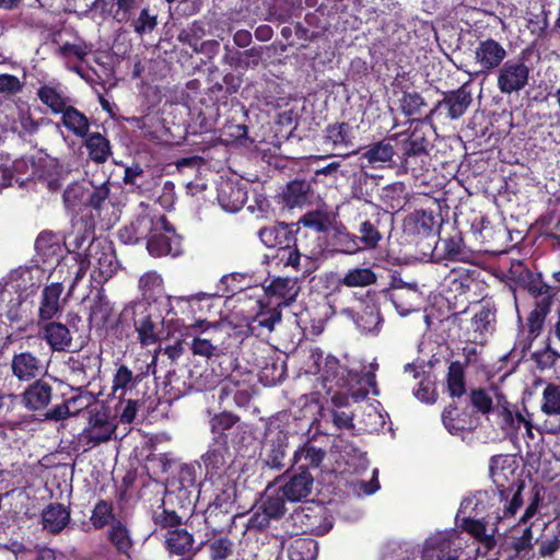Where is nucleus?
<instances>
[{"mask_svg":"<svg viewBox=\"0 0 560 560\" xmlns=\"http://www.w3.org/2000/svg\"><path fill=\"white\" fill-rule=\"evenodd\" d=\"M427 106L423 96L419 92L402 91L399 100V109L406 117L420 114L422 107Z\"/></svg>","mask_w":560,"mask_h":560,"instance_id":"59","label":"nucleus"},{"mask_svg":"<svg viewBox=\"0 0 560 560\" xmlns=\"http://www.w3.org/2000/svg\"><path fill=\"white\" fill-rule=\"evenodd\" d=\"M165 311L145 301H133L127 304L119 314L122 325L135 327L141 346H151L161 340L164 331Z\"/></svg>","mask_w":560,"mask_h":560,"instance_id":"4","label":"nucleus"},{"mask_svg":"<svg viewBox=\"0 0 560 560\" xmlns=\"http://www.w3.org/2000/svg\"><path fill=\"white\" fill-rule=\"evenodd\" d=\"M63 284L61 282H51L44 285L40 291L37 322H47L49 319H59L65 310L66 300L61 298Z\"/></svg>","mask_w":560,"mask_h":560,"instance_id":"18","label":"nucleus"},{"mask_svg":"<svg viewBox=\"0 0 560 560\" xmlns=\"http://www.w3.org/2000/svg\"><path fill=\"white\" fill-rule=\"evenodd\" d=\"M35 250L44 264L58 260L61 253V236L51 231L40 232L35 241Z\"/></svg>","mask_w":560,"mask_h":560,"instance_id":"35","label":"nucleus"},{"mask_svg":"<svg viewBox=\"0 0 560 560\" xmlns=\"http://www.w3.org/2000/svg\"><path fill=\"white\" fill-rule=\"evenodd\" d=\"M317 555L318 544L311 537H295L288 547L290 560H316Z\"/></svg>","mask_w":560,"mask_h":560,"instance_id":"44","label":"nucleus"},{"mask_svg":"<svg viewBox=\"0 0 560 560\" xmlns=\"http://www.w3.org/2000/svg\"><path fill=\"white\" fill-rule=\"evenodd\" d=\"M201 466L199 463H179L178 466L172 470V476L167 478V487L170 490L167 494L172 497L176 493V497L182 501H187L190 505L191 494L198 489V475Z\"/></svg>","mask_w":560,"mask_h":560,"instance_id":"13","label":"nucleus"},{"mask_svg":"<svg viewBox=\"0 0 560 560\" xmlns=\"http://www.w3.org/2000/svg\"><path fill=\"white\" fill-rule=\"evenodd\" d=\"M288 447V433L281 430L278 431L275 436L267 441L265 452L261 454L264 465L275 470L284 468Z\"/></svg>","mask_w":560,"mask_h":560,"instance_id":"25","label":"nucleus"},{"mask_svg":"<svg viewBox=\"0 0 560 560\" xmlns=\"http://www.w3.org/2000/svg\"><path fill=\"white\" fill-rule=\"evenodd\" d=\"M165 220V214L158 213L155 210H150L145 207L131 223L138 237L148 241L152 234H154L155 230L160 228V223Z\"/></svg>","mask_w":560,"mask_h":560,"instance_id":"38","label":"nucleus"},{"mask_svg":"<svg viewBox=\"0 0 560 560\" xmlns=\"http://www.w3.org/2000/svg\"><path fill=\"white\" fill-rule=\"evenodd\" d=\"M459 552L447 537H436L425 541L421 560H458Z\"/></svg>","mask_w":560,"mask_h":560,"instance_id":"32","label":"nucleus"},{"mask_svg":"<svg viewBox=\"0 0 560 560\" xmlns=\"http://www.w3.org/2000/svg\"><path fill=\"white\" fill-rule=\"evenodd\" d=\"M550 312L551 306H548L547 303L541 302L534 306V310L529 313L526 323L529 338L534 339L540 335L546 318Z\"/></svg>","mask_w":560,"mask_h":560,"instance_id":"56","label":"nucleus"},{"mask_svg":"<svg viewBox=\"0 0 560 560\" xmlns=\"http://www.w3.org/2000/svg\"><path fill=\"white\" fill-rule=\"evenodd\" d=\"M284 479V483L280 487L283 498L290 502H299L305 499L312 491L314 478L310 471L298 470L292 474L289 470L276 479L279 482Z\"/></svg>","mask_w":560,"mask_h":560,"instance_id":"21","label":"nucleus"},{"mask_svg":"<svg viewBox=\"0 0 560 560\" xmlns=\"http://www.w3.org/2000/svg\"><path fill=\"white\" fill-rule=\"evenodd\" d=\"M113 313L110 302L104 293H97L90 307L89 320L97 326H105Z\"/></svg>","mask_w":560,"mask_h":560,"instance_id":"53","label":"nucleus"},{"mask_svg":"<svg viewBox=\"0 0 560 560\" xmlns=\"http://www.w3.org/2000/svg\"><path fill=\"white\" fill-rule=\"evenodd\" d=\"M62 174L63 167L56 159L39 158L36 162L34 183L39 182L54 192L59 190L62 185Z\"/></svg>","mask_w":560,"mask_h":560,"instance_id":"29","label":"nucleus"},{"mask_svg":"<svg viewBox=\"0 0 560 560\" xmlns=\"http://www.w3.org/2000/svg\"><path fill=\"white\" fill-rule=\"evenodd\" d=\"M22 406L38 416V420L46 422H60L69 419L75 411L70 406L75 404L80 397L63 399L51 408L48 406L54 398V386L51 381L44 377L33 381L20 395Z\"/></svg>","mask_w":560,"mask_h":560,"instance_id":"3","label":"nucleus"},{"mask_svg":"<svg viewBox=\"0 0 560 560\" xmlns=\"http://www.w3.org/2000/svg\"><path fill=\"white\" fill-rule=\"evenodd\" d=\"M117 425L110 420L106 408L102 407L90 412L88 425L74 435L70 445L74 453L84 454L92 448L110 441Z\"/></svg>","mask_w":560,"mask_h":560,"instance_id":"6","label":"nucleus"},{"mask_svg":"<svg viewBox=\"0 0 560 560\" xmlns=\"http://www.w3.org/2000/svg\"><path fill=\"white\" fill-rule=\"evenodd\" d=\"M489 472L494 489L478 491L467 505L474 502V511H490L488 520L502 521L515 516L523 505L522 492L525 480L514 455H494L490 458Z\"/></svg>","mask_w":560,"mask_h":560,"instance_id":"1","label":"nucleus"},{"mask_svg":"<svg viewBox=\"0 0 560 560\" xmlns=\"http://www.w3.org/2000/svg\"><path fill=\"white\" fill-rule=\"evenodd\" d=\"M85 253L91 261H95L93 278L97 281H107L116 273L118 260L110 241L93 237Z\"/></svg>","mask_w":560,"mask_h":560,"instance_id":"11","label":"nucleus"},{"mask_svg":"<svg viewBox=\"0 0 560 560\" xmlns=\"http://www.w3.org/2000/svg\"><path fill=\"white\" fill-rule=\"evenodd\" d=\"M436 221L432 210H415L406 215L402 221L404 235L418 244L422 240H431L435 237Z\"/></svg>","mask_w":560,"mask_h":560,"instance_id":"17","label":"nucleus"},{"mask_svg":"<svg viewBox=\"0 0 560 560\" xmlns=\"http://www.w3.org/2000/svg\"><path fill=\"white\" fill-rule=\"evenodd\" d=\"M311 358L315 365V373L319 374V381L327 394L334 388H343L348 384L346 369L340 365L339 360L334 355L324 357V352L316 348L312 350Z\"/></svg>","mask_w":560,"mask_h":560,"instance_id":"12","label":"nucleus"},{"mask_svg":"<svg viewBox=\"0 0 560 560\" xmlns=\"http://www.w3.org/2000/svg\"><path fill=\"white\" fill-rule=\"evenodd\" d=\"M389 298L400 315L409 314L415 310V302L418 299L416 284L409 285L406 290L389 291Z\"/></svg>","mask_w":560,"mask_h":560,"instance_id":"52","label":"nucleus"},{"mask_svg":"<svg viewBox=\"0 0 560 560\" xmlns=\"http://www.w3.org/2000/svg\"><path fill=\"white\" fill-rule=\"evenodd\" d=\"M532 48H524L518 58L506 60L497 71V86L502 94L518 93L529 81L530 69L525 63Z\"/></svg>","mask_w":560,"mask_h":560,"instance_id":"8","label":"nucleus"},{"mask_svg":"<svg viewBox=\"0 0 560 560\" xmlns=\"http://www.w3.org/2000/svg\"><path fill=\"white\" fill-rule=\"evenodd\" d=\"M240 420L241 418L231 411L215 413L209 421L210 431L213 434L212 440L229 443L226 431L231 430Z\"/></svg>","mask_w":560,"mask_h":560,"instance_id":"46","label":"nucleus"},{"mask_svg":"<svg viewBox=\"0 0 560 560\" xmlns=\"http://www.w3.org/2000/svg\"><path fill=\"white\" fill-rule=\"evenodd\" d=\"M310 191V183L294 179L283 190V201L290 208L302 207L307 202Z\"/></svg>","mask_w":560,"mask_h":560,"instance_id":"47","label":"nucleus"},{"mask_svg":"<svg viewBox=\"0 0 560 560\" xmlns=\"http://www.w3.org/2000/svg\"><path fill=\"white\" fill-rule=\"evenodd\" d=\"M358 328L365 334H377L383 324V317L376 305H366L355 319Z\"/></svg>","mask_w":560,"mask_h":560,"instance_id":"49","label":"nucleus"},{"mask_svg":"<svg viewBox=\"0 0 560 560\" xmlns=\"http://www.w3.org/2000/svg\"><path fill=\"white\" fill-rule=\"evenodd\" d=\"M523 288L527 291L530 298L534 299L535 305L541 302L552 306L553 300L559 292L557 287L549 285L539 272H532L527 270L522 278Z\"/></svg>","mask_w":560,"mask_h":560,"instance_id":"26","label":"nucleus"},{"mask_svg":"<svg viewBox=\"0 0 560 560\" xmlns=\"http://www.w3.org/2000/svg\"><path fill=\"white\" fill-rule=\"evenodd\" d=\"M495 398V407L491 413L497 417V424L506 434H511L521 428L522 424L526 428V431L532 435V425L523 415L512 405L506 396L499 389H492Z\"/></svg>","mask_w":560,"mask_h":560,"instance_id":"16","label":"nucleus"},{"mask_svg":"<svg viewBox=\"0 0 560 560\" xmlns=\"http://www.w3.org/2000/svg\"><path fill=\"white\" fill-rule=\"evenodd\" d=\"M147 249L153 257L173 256L177 257L183 254V236L179 235L173 224L166 219L160 223L147 242Z\"/></svg>","mask_w":560,"mask_h":560,"instance_id":"14","label":"nucleus"},{"mask_svg":"<svg viewBox=\"0 0 560 560\" xmlns=\"http://www.w3.org/2000/svg\"><path fill=\"white\" fill-rule=\"evenodd\" d=\"M511 560H535L532 526L524 528L522 535L513 539Z\"/></svg>","mask_w":560,"mask_h":560,"instance_id":"48","label":"nucleus"},{"mask_svg":"<svg viewBox=\"0 0 560 560\" xmlns=\"http://www.w3.org/2000/svg\"><path fill=\"white\" fill-rule=\"evenodd\" d=\"M40 520L45 530L52 535H57L70 523V508L58 502L49 503L43 509Z\"/></svg>","mask_w":560,"mask_h":560,"instance_id":"28","label":"nucleus"},{"mask_svg":"<svg viewBox=\"0 0 560 560\" xmlns=\"http://www.w3.org/2000/svg\"><path fill=\"white\" fill-rule=\"evenodd\" d=\"M478 306L479 308L475 311L470 322L475 339L482 338L494 329L497 314L494 304L489 301L482 300L478 303Z\"/></svg>","mask_w":560,"mask_h":560,"instance_id":"34","label":"nucleus"},{"mask_svg":"<svg viewBox=\"0 0 560 560\" xmlns=\"http://www.w3.org/2000/svg\"><path fill=\"white\" fill-rule=\"evenodd\" d=\"M88 185L79 182L70 184L63 191L65 207L73 213H82L86 210Z\"/></svg>","mask_w":560,"mask_h":560,"instance_id":"42","label":"nucleus"},{"mask_svg":"<svg viewBox=\"0 0 560 560\" xmlns=\"http://www.w3.org/2000/svg\"><path fill=\"white\" fill-rule=\"evenodd\" d=\"M302 233L298 224L276 222L272 225L264 226L258 231L261 243L276 250L273 257L279 264L299 270L301 260V248L299 236Z\"/></svg>","mask_w":560,"mask_h":560,"instance_id":"5","label":"nucleus"},{"mask_svg":"<svg viewBox=\"0 0 560 560\" xmlns=\"http://www.w3.org/2000/svg\"><path fill=\"white\" fill-rule=\"evenodd\" d=\"M442 100L430 109L425 119L433 121L434 118L443 120H457L465 115L472 103V93L469 83L459 88L442 92Z\"/></svg>","mask_w":560,"mask_h":560,"instance_id":"7","label":"nucleus"},{"mask_svg":"<svg viewBox=\"0 0 560 560\" xmlns=\"http://www.w3.org/2000/svg\"><path fill=\"white\" fill-rule=\"evenodd\" d=\"M231 458L229 443L212 440L208 451L201 456L206 475L210 478L221 477L229 467Z\"/></svg>","mask_w":560,"mask_h":560,"instance_id":"23","label":"nucleus"},{"mask_svg":"<svg viewBox=\"0 0 560 560\" xmlns=\"http://www.w3.org/2000/svg\"><path fill=\"white\" fill-rule=\"evenodd\" d=\"M114 520V505L113 502L107 500H100L96 502L90 521L95 529H102L109 522Z\"/></svg>","mask_w":560,"mask_h":560,"instance_id":"60","label":"nucleus"},{"mask_svg":"<svg viewBox=\"0 0 560 560\" xmlns=\"http://www.w3.org/2000/svg\"><path fill=\"white\" fill-rule=\"evenodd\" d=\"M36 162L37 160H34L33 158L16 159L10 167L12 171V179L15 178V182L21 187L26 186L30 182L34 183L36 174Z\"/></svg>","mask_w":560,"mask_h":560,"instance_id":"54","label":"nucleus"},{"mask_svg":"<svg viewBox=\"0 0 560 560\" xmlns=\"http://www.w3.org/2000/svg\"><path fill=\"white\" fill-rule=\"evenodd\" d=\"M194 541L192 534L183 527L170 529L165 534V548L172 555L184 556L190 552Z\"/></svg>","mask_w":560,"mask_h":560,"instance_id":"40","label":"nucleus"},{"mask_svg":"<svg viewBox=\"0 0 560 560\" xmlns=\"http://www.w3.org/2000/svg\"><path fill=\"white\" fill-rule=\"evenodd\" d=\"M218 201L225 211L237 212L247 201V190L238 183H223L218 191Z\"/></svg>","mask_w":560,"mask_h":560,"instance_id":"30","label":"nucleus"},{"mask_svg":"<svg viewBox=\"0 0 560 560\" xmlns=\"http://www.w3.org/2000/svg\"><path fill=\"white\" fill-rule=\"evenodd\" d=\"M108 539L121 553H127L132 547L129 530L120 521H116L112 525L108 532Z\"/></svg>","mask_w":560,"mask_h":560,"instance_id":"58","label":"nucleus"},{"mask_svg":"<svg viewBox=\"0 0 560 560\" xmlns=\"http://www.w3.org/2000/svg\"><path fill=\"white\" fill-rule=\"evenodd\" d=\"M377 280L376 273L370 267L350 268L340 279V283L348 288L368 287Z\"/></svg>","mask_w":560,"mask_h":560,"instance_id":"50","label":"nucleus"},{"mask_svg":"<svg viewBox=\"0 0 560 560\" xmlns=\"http://www.w3.org/2000/svg\"><path fill=\"white\" fill-rule=\"evenodd\" d=\"M442 422L445 429L453 435L463 432L466 429L467 420L458 411L455 404L448 405L442 412Z\"/></svg>","mask_w":560,"mask_h":560,"instance_id":"57","label":"nucleus"},{"mask_svg":"<svg viewBox=\"0 0 560 560\" xmlns=\"http://www.w3.org/2000/svg\"><path fill=\"white\" fill-rule=\"evenodd\" d=\"M334 245L337 250L343 254H357L362 252L357 234L350 233L346 229L338 230L334 235Z\"/></svg>","mask_w":560,"mask_h":560,"instance_id":"61","label":"nucleus"},{"mask_svg":"<svg viewBox=\"0 0 560 560\" xmlns=\"http://www.w3.org/2000/svg\"><path fill=\"white\" fill-rule=\"evenodd\" d=\"M10 369L19 382H31L37 380L43 373L44 366L36 354L31 351H21L13 354Z\"/></svg>","mask_w":560,"mask_h":560,"instance_id":"22","label":"nucleus"},{"mask_svg":"<svg viewBox=\"0 0 560 560\" xmlns=\"http://www.w3.org/2000/svg\"><path fill=\"white\" fill-rule=\"evenodd\" d=\"M68 324L58 319L37 322L38 337L46 342L52 352H67L73 343V336L70 327H74V319L80 322L78 314H68Z\"/></svg>","mask_w":560,"mask_h":560,"instance_id":"10","label":"nucleus"},{"mask_svg":"<svg viewBox=\"0 0 560 560\" xmlns=\"http://www.w3.org/2000/svg\"><path fill=\"white\" fill-rule=\"evenodd\" d=\"M506 56L508 51L503 45L491 37L479 40L475 48V61L483 74L498 70L505 62Z\"/></svg>","mask_w":560,"mask_h":560,"instance_id":"19","label":"nucleus"},{"mask_svg":"<svg viewBox=\"0 0 560 560\" xmlns=\"http://www.w3.org/2000/svg\"><path fill=\"white\" fill-rule=\"evenodd\" d=\"M446 386L452 398L460 399L467 393L465 365L462 362L453 361L450 363Z\"/></svg>","mask_w":560,"mask_h":560,"instance_id":"43","label":"nucleus"},{"mask_svg":"<svg viewBox=\"0 0 560 560\" xmlns=\"http://www.w3.org/2000/svg\"><path fill=\"white\" fill-rule=\"evenodd\" d=\"M392 225L393 215L380 208L362 219L357 229V237L362 250L376 249L383 242L385 234L390 232Z\"/></svg>","mask_w":560,"mask_h":560,"instance_id":"9","label":"nucleus"},{"mask_svg":"<svg viewBox=\"0 0 560 560\" xmlns=\"http://www.w3.org/2000/svg\"><path fill=\"white\" fill-rule=\"evenodd\" d=\"M497 386L490 388L474 387L468 393V405L472 413H480L483 416L490 415L495 407V398L493 390Z\"/></svg>","mask_w":560,"mask_h":560,"instance_id":"39","label":"nucleus"},{"mask_svg":"<svg viewBox=\"0 0 560 560\" xmlns=\"http://www.w3.org/2000/svg\"><path fill=\"white\" fill-rule=\"evenodd\" d=\"M402 137L401 133H396L389 139H383L381 141L371 143L364 152L361 153L359 160L361 165L371 166L373 168L383 167L386 163H396L393 161L395 156L394 145L390 143L392 139Z\"/></svg>","mask_w":560,"mask_h":560,"instance_id":"24","label":"nucleus"},{"mask_svg":"<svg viewBox=\"0 0 560 560\" xmlns=\"http://www.w3.org/2000/svg\"><path fill=\"white\" fill-rule=\"evenodd\" d=\"M210 560H228L233 553L234 544L226 537L221 536L209 541Z\"/></svg>","mask_w":560,"mask_h":560,"instance_id":"64","label":"nucleus"},{"mask_svg":"<svg viewBox=\"0 0 560 560\" xmlns=\"http://www.w3.org/2000/svg\"><path fill=\"white\" fill-rule=\"evenodd\" d=\"M280 320L281 312L277 307L261 310L247 323V334L256 337L268 335Z\"/></svg>","mask_w":560,"mask_h":560,"instance_id":"37","label":"nucleus"},{"mask_svg":"<svg viewBox=\"0 0 560 560\" xmlns=\"http://www.w3.org/2000/svg\"><path fill=\"white\" fill-rule=\"evenodd\" d=\"M82 139L89 159L95 164H104L112 156L110 141L101 132L89 131Z\"/></svg>","mask_w":560,"mask_h":560,"instance_id":"33","label":"nucleus"},{"mask_svg":"<svg viewBox=\"0 0 560 560\" xmlns=\"http://www.w3.org/2000/svg\"><path fill=\"white\" fill-rule=\"evenodd\" d=\"M62 126L78 138L88 136L90 120L86 115L77 107L69 105L61 114Z\"/></svg>","mask_w":560,"mask_h":560,"instance_id":"41","label":"nucleus"},{"mask_svg":"<svg viewBox=\"0 0 560 560\" xmlns=\"http://www.w3.org/2000/svg\"><path fill=\"white\" fill-rule=\"evenodd\" d=\"M326 456V451L315 446L311 441H306L295 450L292 457V468L298 466V470L310 471L311 468H318Z\"/></svg>","mask_w":560,"mask_h":560,"instance_id":"31","label":"nucleus"},{"mask_svg":"<svg viewBox=\"0 0 560 560\" xmlns=\"http://www.w3.org/2000/svg\"><path fill=\"white\" fill-rule=\"evenodd\" d=\"M428 249L438 262L443 260L470 262L475 257L474 253L465 246L462 233L458 231L447 237H439L438 241L434 237L428 243Z\"/></svg>","mask_w":560,"mask_h":560,"instance_id":"15","label":"nucleus"},{"mask_svg":"<svg viewBox=\"0 0 560 560\" xmlns=\"http://www.w3.org/2000/svg\"><path fill=\"white\" fill-rule=\"evenodd\" d=\"M137 385H139V383L131 369L126 364H119L113 376V393L116 394L120 392L118 397L122 399L127 390L133 389Z\"/></svg>","mask_w":560,"mask_h":560,"instance_id":"55","label":"nucleus"},{"mask_svg":"<svg viewBox=\"0 0 560 560\" xmlns=\"http://www.w3.org/2000/svg\"><path fill=\"white\" fill-rule=\"evenodd\" d=\"M299 223H302L304 228H308L322 233L327 232L331 226L329 214L319 210L305 213L300 219Z\"/></svg>","mask_w":560,"mask_h":560,"instance_id":"62","label":"nucleus"},{"mask_svg":"<svg viewBox=\"0 0 560 560\" xmlns=\"http://www.w3.org/2000/svg\"><path fill=\"white\" fill-rule=\"evenodd\" d=\"M432 121L425 118L413 121L409 133H401L400 154L398 163H395L398 174H411L419 178L424 175L430 165V150L432 148Z\"/></svg>","mask_w":560,"mask_h":560,"instance_id":"2","label":"nucleus"},{"mask_svg":"<svg viewBox=\"0 0 560 560\" xmlns=\"http://www.w3.org/2000/svg\"><path fill=\"white\" fill-rule=\"evenodd\" d=\"M139 289L142 295L139 301L161 306L165 314H170L173 311L172 298L165 293L163 278L156 271H149L142 275L139 279Z\"/></svg>","mask_w":560,"mask_h":560,"instance_id":"20","label":"nucleus"},{"mask_svg":"<svg viewBox=\"0 0 560 560\" xmlns=\"http://www.w3.org/2000/svg\"><path fill=\"white\" fill-rule=\"evenodd\" d=\"M248 128L245 124L226 121L221 128V137L226 144H243L247 139Z\"/></svg>","mask_w":560,"mask_h":560,"instance_id":"63","label":"nucleus"},{"mask_svg":"<svg viewBox=\"0 0 560 560\" xmlns=\"http://www.w3.org/2000/svg\"><path fill=\"white\" fill-rule=\"evenodd\" d=\"M352 128L348 122L328 125L325 130V141L337 147L352 145Z\"/></svg>","mask_w":560,"mask_h":560,"instance_id":"51","label":"nucleus"},{"mask_svg":"<svg viewBox=\"0 0 560 560\" xmlns=\"http://www.w3.org/2000/svg\"><path fill=\"white\" fill-rule=\"evenodd\" d=\"M299 291L300 288L296 284V280L291 278L278 277L265 287L266 295L273 300L277 307L290 305L295 301Z\"/></svg>","mask_w":560,"mask_h":560,"instance_id":"27","label":"nucleus"},{"mask_svg":"<svg viewBox=\"0 0 560 560\" xmlns=\"http://www.w3.org/2000/svg\"><path fill=\"white\" fill-rule=\"evenodd\" d=\"M210 365L218 376L230 380L232 373L238 368V360L233 351L221 346L210 361Z\"/></svg>","mask_w":560,"mask_h":560,"instance_id":"45","label":"nucleus"},{"mask_svg":"<svg viewBox=\"0 0 560 560\" xmlns=\"http://www.w3.org/2000/svg\"><path fill=\"white\" fill-rule=\"evenodd\" d=\"M36 95L43 105L55 114H61L69 106V97L60 89V84H43L37 89Z\"/></svg>","mask_w":560,"mask_h":560,"instance_id":"36","label":"nucleus"}]
</instances>
